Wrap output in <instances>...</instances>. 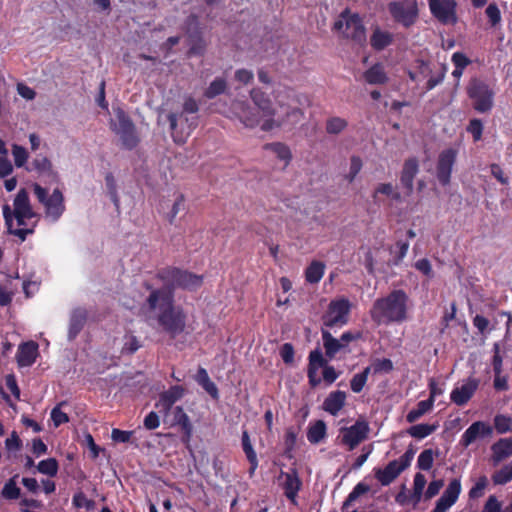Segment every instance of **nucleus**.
<instances>
[{
    "instance_id": "nucleus-1",
    "label": "nucleus",
    "mask_w": 512,
    "mask_h": 512,
    "mask_svg": "<svg viewBox=\"0 0 512 512\" xmlns=\"http://www.w3.org/2000/svg\"><path fill=\"white\" fill-rule=\"evenodd\" d=\"M146 305L150 312L157 313V323L171 338L185 331L187 315L180 305H175L171 292L148 291Z\"/></svg>"
},
{
    "instance_id": "nucleus-2",
    "label": "nucleus",
    "mask_w": 512,
    "mask_h": 512,
    "mask_svg": "<svg viewBox=\"0 0 512 512\" xmlns=\"http://www.w3.org/2000/svg\"><path fill=\"white\" fill-rule=\"evenodd\" d=\"M410 298L403 289H394L384 297L377 298L370 311L377 325L401 324L408 319Z\"/></svg>"
},
{
    "instance_id": "nucleus-3",
    "label": "nucleus",
    "mask_w": 512,
    "mask_h": 512,
    "mask_svg": "<svg viewBox=\"0 0 512 512\" xmlns=\"http://www.w3.org/2000/svg\"><path fill=\"white\" fill-rule=\"evenodd\" d=\"M153 279L162 283V287H156L152 281H146L143 287L147 291L171 292L172 298L175 299L176 289L196 291L203 285L204 277L176 266H166L158 269Z\"/></svg>"
},
{
    "instance_id": "nucleus-4",
    "label": "nucleus",
    "mask_w": 512,
    "mask_h": 512,
    "mask_svg": "<svg viewBox=\"0 0 512 512\" xmlns=\"http://www.w3.org/2000/svg\"><path fill=\"white\" fill-rule=\"evenodd\" d=\"M322 368L323 380L327 385L334 383L340 376L335 368L328 364L321 350L316 348L310 351L308 356L307 377L311 388H316L321 384L322 379L318 376L319 369Z\"/></svg>"
},
{
    "instance_id": "nucleus-5",
    "label": "nucleus",
    "mask_w": 512,
    "mask_h": 512,
    "mask_svg": "<svg viewBox=\"0 0 512 512\" xmlns=\"http://www.w3.org/2000/svg\"><path fill=\"white\" fill-rule=\"evenodd\" d=\"M334 30L343 37L349 38L356 43L362 44L366 41L365 28L358 14L344 10L334 23Z\"/></svg>"
},
{
    "instance_id": "nucleus-6",
    "label": "nucleus",
    "mask_w": 512,
    "mask_h": 512,
    "mask_svg": "<svg viewBox=\"0 0 512 512\" xmlns=\"http://www.w3.org/2000/svg\"><path fill=\"white\" fill-rule=\"evenodd\" d=\"M415 451L409 448L398 460L390 461L384 468H374V476L382 486L390 485L413 460Z\"/></svg>"
},
{
    "instance_id": "nucleus-7",
    "label": "nucleus",
    "mask_w": 512,
    "mask_h": 512,
    "mask_svg": "<svg viewBox=\"0 0 512 512\" xmlns=\"http://www.w3.org/2000/svg\"><path fill=\"white\" fill-rule=\"evenodd\" d=\"M388 11L393 20L408 28L418 18V4L416 0L393 1L388 4Z\"/></svg>"
},
{
    "instance_id": "nucleus-8",
    "label": "nucleus",
    "mask_w": 512,
    "mask_h": 512,
    "mask_svg": "<svg viewBox=\"0 0 512 512\" xmlns=\"http://www.w3.org/2000/svg\"><path fill=\"white\" fill-rule=\"evenodd\" d=\"M369 430L368 422L358 419L353 425L340 428V444L352 451L368 437Z\"/></svg>"
},
{
    "instance_id": "nucleus-9",
    "label": "nucleus",
    "mask_w": 512,
    "mask_h": 512,
    "mask_svg": "<svg viewBox=\"0 0 512 512\" xmlns=\"http://www.w3.org/2000/svg\"><path fill=\"white\" fill-rule=\"evenodd\" d=\"M351 304L347 298L332 300L326 314L323 317L324 324L327 327L342 326L347 324L348 315L350 313Z\"/></svg>"
},
{
    "instance_id": "nucleus-10",
    "label": "nucleus",
    "mask_w": 512,
    "mask_h": 512,
    "mask_svg": "<svg viewBox=\"0 0 512 512\" xmlns=\"http://www.w3.org/2000/svg\"><path fill=\"white\" fill-rule=\"evenodd\" d=\"M457 155L458 150L453 147L444 149L438 155L436 177L442 186H447L451 181V174Z\"/></svg>"
},
{
    "instance_id": "nucleus-11",
    "label": "nucleus",
    "mask_w": 512,
    "mask_h": 512,
    "mask_svg": "<svg viewBox=\"0 0 512 512\" xmlns=\"http://www.w3.org/2000/svg\"><path fill=\"white\" fill-rule=\"evenodd\" d=\"M468 94L473 100L474 108L480 112L488 111L492 107V91L482 81L473 80L468 87Z\"/></svg>"
},
{
    "instance_id": "nucleus-12",
    "label": "nucleus",
    "mask_w": 512,
    "mask_h": 512,
    "mask_svg": "<svg viewBox=\"0 0 512 512\" xmlns=\"http://www.w3.org/2000/svg\"><path fill=\"white\" fill-rule=\"evenodd\" d=\"M432 14L443 24H455V0H428Z\"/></svg>"
},
{
    "instance_id": "nucleus-13",
    "label": "nucleus",
    "mask_w": 512,
    "mask_h": 512,
    "mask_svg": "<svg viewBox=\"0 0 512 512\" xmlns=\"http://www.w3.org/2000/svg\"><path fill=\"white\" fill-rule=\"evenodd\" d=\"M184 393L185 389L183 386H171L168 390L159 394V398L155 403V407L160 413H162L164 416H167L173 408V405L184 396Z\"/></svg>"
},
{
    "instance_id": "nucleus-14",
    "label": "nucleus",
    "mask_w": 512,
    "mask_h": 512,
    "mask_svg": "<svg viewBox=\"0 0 512 512\" xmlns=\"http://www.w3.org/2000/svg\"><path fill=\"white\" fill-rule=\"evenodd\" d=\"M493 433L492 427L483 421H476L472 423L462 434L460 439V444L467 448L473 442L476 441L477 438H485L491 436Z\"/></svg>"
},
{
    "instance_id": "nucleus-15",
    "label": "nucleus",
    "mask_w": 512,
    "mask_h": 512,
    "mask_svg": "<svg viewBox=\"0 0 512 512\" xmlns=\"http://www.w3.org/2000/svg\"><path fill=\"white\" fill-rule=\"evenodd\" d=\"M419 172V161L416 157L405 160L400 174V184L405 190V195L410 196L414 189V179Z\"/></svg>"
},
{
    "instance_id": "nucleus-16",
    "label": "nucleus",
    "mask_w": 512,
    "mask_h": 512,
    "mask_svg": "<svg viewBox=\"0 0 512 512\" xmlns=\"http://www.w3.org/2000/svg\"><path fill=\"white\" fill-rule=\"evenodd\" d=\"M281 477L284 478L281 486L285 497L293 504H296V499L302 487V481L299 478L296 469H291L289 472L281 471Z\"/></svg>"
},
{
    "instance_id": "nucleus-17",
    "label": "nucleus",
    "mask_w": 512,
    "mask_h": 512,
    "mask_svg": "<svg viewBox=\"0 0 512 512\" xmlns=\"http://www.w3.org/2000/svg\"><path fill=\"white\" fill-rule=\"evenodd\" d=\"M478 386V379L469 378L461 387H456L452 390L450 395L451 401L458 406L465 405L472 398Z\"/></svg>"
},
{
    "instance_id": "nucleus-18",
    "label": "nucleus",
    "mask_w": 512,
    "mask_h": 512,
    "mask_svg": "<svg viewBox=\"0 0 512 512\" xmlns=\"http://www.w3.org/2000/svg\"><path fill=\"white\" fill-rule=\"evenodd\" d=\"M38 356V344L34 341L24 342L18 347L16 360L20 367L33 365Z\"/></svg>"
},
{
    "instance_id": "nucleus-19",
    "label": "nucleus",
    "mask_w": 512,
    "mask_h": 512,
    "mask_svg": "<svg viewBox=\"0 0 512 512\" xmlns=\"http://www.w3.org/2000/svg\"><path fill=\"white\" fill-rule=\"evenodd\" d=\"M46 213L58 220L65 210L64 197L60 189L56 188L44 204Z\"/></svg>"
},
{
    "instance_id": "nucleus-20",
    "label": "nucleus",
    "mask_w": 512,
    "mask_h": 512,
    "mask_svg": "<svg viewBox=\"0 0 512 512\" xmlns=\"http://www.w3.org/2000/svg\"><path fill=\"white\" fill-rule=\"evenodd\" d=\"M173 424L178 425L182 431V441L187 443L190 441L193 426L190 419L182 406H176L173 410Z\"/></svg>"
},
{
    "instance_id": "nucleus-21",
    "label": "nucleus",
    "mask_w": 512,
    "mask_h": 512,
    "mask_svg": "<svg viewBox=\"0 0 512 512\" xmlns=\"http://www.w3.org/2000/svg\"><path fill=\"white\" fill-rule=\"evenodd\" d=\"M345 401L346 393L341 390H336L329 393V395L325 398L322 408L332 416H336L344 407Z\"/></svg>"
},
{
    "instance_id": "nucleus-22",
    "label": "nucleus",
    "mask_w": 512,
    "mask_h": 512,
    "mask_svg": "<svg viewBox=\"0 0 512 512\" xmlns=\"http://www.w3.org/2000/svg\"><path fill=\"white\" fill-rule=\"evenodd\" d=\"M2 214L7 228V233L10 235L17 236L21 242L25 241L27 235L34 232L33 228H13V213L9 204H4L2 207Z\"/></svg>"
},
{
    "instance_id": "nucleus-23",
    "label": "nucleus",
    "mask_w": 512,
    "mask_h": 512,
    "mask_svg": "<svg viewBox=\"0 0 512 512\" xmlns=\"http://www.w3.org/2000/svg\"><path fill=\"white\" fill-rule=\"evenodd\" d=\"M87 321V312L83 308H76L73 310L70 321H69V329H68V338L69 340H74L81 330L84 328V325Z\"/></svg>"
},
{
    "instance_id": "nucleus-24",
    "label": "nucleus",
    "mask_w": 512,
    "mask_h": 512,
    "mask_svg": "<svg viewBox=\"0 0 512 512\" xmlns=\"http://www.w3.org/2000/svg\"><path fill=\"white\" fill-rule=\"evenodd\" d=\"M495 463L512 456V438H501L491 446Z\"/></svg>"
},
{
    "instance_id": "nucleus-25",
    "label": "nucleus",
    "mask_w": 512,
    "mask_h": 512,
    "mask_svg": "<svg viewBox=\"0 0 512 512\" xmlns=\"http://www.w3.org/2000/svg\"><path fill=\"white\" fill-rule=\"evenodd\" d=\"M12 213L27 215L28 217L35 216L30 204L29 195L25 189L18 191L14 199V210H12Z\"/></svg>"
},
{
    "instance_id": "nucleus-26",
    "label": "nucleus",
    "mask_w": 512,
    "mask_h": 512,
    "mask_svg": "<svg viewBox=\"0 0 512 512\" xmlns=\"http://www.w3.org/2000/svg\"><path fill=\"white\" fill-rule=\"evenodd\" d=\"M322 340L325 349V355L330 360L333 359L338 352L345 348V344L341 343L340 340L333 337V335L327 330H322Z\"/></svg>"
},
{
    "instance_id": "nucleus-27",
    "label": "nucleus",
    "mask_w": 512,
    "mask_h": 512,
    "mask_svg": "<svg viewBox=\"0 0 512 512\" xmlns=\"http://www.w3.org/2000/svg\"><path fill=\"white\" fill-rule=\"evenodd\" d=\"M196 382L214 399L219 396V391L216 384L211 381L208 372L205 368L200 367L195 375Z\"/></svg>"
},
{
    "instance_id": "nucleus-28",
    "label": "nucleus",
    "mask_w": 512,
    "mask_h": 512,
    "mask_svg": "<svg viewBox=\"0 0 512 512\" xmlns=\"http://www.w3.org/2000/svg\"><path fill=\"white\" fill-rule=\"evenodd\" d=\"M250 95L255 105L261 111H263L267 115H272L274 113L271 99L261 89L256 88L251 90Z\"/></svg>"
},
{
    "instance_id": "nucleus-29",
    "label": "nucleus",
    "mask_w": 512,
    "mask_h": 512,
    "mask_svg": "<svg viewBox=\"0 0 512 512\" xmlns=\"http://www.w3.org/2000/svg\"><path fill=\"white\" fill-rule=\"evenodd\" d=\"M325 272V264L318 260H313L305 269V280L310 284H317L321 281Z\"/></svg>"
},
{
    "instance_id": "nucleus-30",
    "label": "nucleus",
    "mask_w": 512,
    "mask_h": 512,
    "mask_svg": "<svg viewBox=\"0 0 512 512\" xmlns=\"http://www.w3.org/2000/svg\"><path fill=\"white\" fill-rule=\"evenodd\" d=\"M327 434V427L323 420H317L310 425L307 431V439L311 444L320 443Z\"/></svg>"
},
{
    "instance_id": "nucleus-31",
    "label": "nucleus",
    "mask_w": 512,
    "mask_h": 512,
    "mask_svg": "<svg viewBox=\"0 0 512 512\" xmlns=\"http://www.w3.org/2000/svg\"><path fill=\"white\" fill-rule=\"evenodd\" d=\"M265 150H271L274 152L278 159L285 162V167L289 165L292 160V153L289 147L280 142L267 143L263 147Z\"/></svg>"
},
{
    "instance_id": "nucleus-32",
    "label": "nucleus",
    "mask_w": 512,
    "mask_h": 512,
    "mask_svg": "<svg viewBox=\"0 0 512 512\" xmlns=\"http://www.w3.org/2000/svg\"><path fill=\"white\" fill-rule=\"evenodd\" d=\"M119 138V142L122 148L131 150L135 148L140 138L137 134V130H116Z\"/></svg>"
},
{
    "instance_id": "nucleus-33",
    "label": "nucleus",
    "mask_w": 512,
    "mask_h": 512,
    "mask_svg": "<svg viewBox=\"0 0 512 512\" xmlns=\"http://www.w3.org/2000/svg\"><path fill=\"white\" fill-rule=\"evenodd\" d=\"M371 45L376 50H382L392 43V34L376 28L370 38Z\"/></svg>"
},
{
    "instance_id": "nucleus-34",
    "label": "nucleus",
    "mask_w": 512,
    "mask_h": 512,
    "mask_svg": "<svg viewBox=\"0 0 512 512\" xmlns=\"http://www.w3.org/2000/svg\"><path fill=\"white\" fill-rule=\"evenodd\" d=\"M364 78L369 84H384L387 82V76L382 65L375 64L364 73Z\"/></svg>"
},
{
    "instance_id": "nucleus-35",
    "label": "nucleus",
    "mask_w": 512,
    "mask_h": 512,
    "mask_svg": "<svg viewBox=\"0 0 512 512\" xmlns=\"http://www.w3.org/2000/svg\"><path fill=\"white\" fill-rule=\"evenodd\" d=\"M438 428L437 424H416L407 429V433L416 439H424Z\"/></svg>"
},
{
    "instance_id": "nucleus-36",
    "label": "nucleus",
    "mask_w": 512,
    "mask_h": 512,
    "mask_svg": "<svg viewBox=\"0 0 512 512\" xmlns=\"http://www.w3.org/2000/svg\"><path fill=\"white\" fill-rule=\"evenodd\" d=\"M369 491H370L369 485H367L363 482H359L358 484H356L355 487L352 489V491L348 494V496L344 500L341 510L348 511L349 507L352 505V503L354 501H356V499L358 497H360L363 494L368 493Z\"/></svg>"
},
{
    "instance_id": "nucleus-37",
    "label": "nucleus",
    "mask_w": 512,
    "mask_h": 512,
    "mask_svg": "<svg viewBox=\"0 0 512 512\" xmlns=\"http://www.w3.org/2000/svg\"><path fill=\"white\" fill-rule=\"evenodd\" d=\"M433 407L431 400H422L417 403V406L415 409H412L408 412L406 415V420L409 423L416 422L420 417H422L424 414L429 412Z\"/></svg>"
},
{
    "instance_id": "nucleus-38",
    "label": "nucleus",
    "mask_w": 512,
    "mask_h": 512,
    "mask_svg": "<svg viewBox=\"0 0 512 512\" xmlns=\"http://www.w3.org/2000/svg\"><path fill=\"white\" fill-rule=\"evenodd\" d=\"M189 41V55H203L206 49V42L199 33H190Z\"/></svg>"
},
{
    "instance_id": "nucleus-39",
    "label": "nucleus",
    "mask_w": 512,
    "mask_h": 512,
    "mask_svg": "<svg viewBox=\"0 0 512 512\" xmlns=\"http://www.w3.org/2000/svg\"><path fill=\"white\" fill-rule=\"evenodd\" d=\"M18 476L15 475L11 477L3 486L1 491V496L7 500H16L21 495V489L16 484V478Z\"/></svg>"
},
{
    "instance_id": "nucleus-40",
    "label": "nucleus",
    "mask_w": 512,
    "mask_h": 512,
    "mask_svg": "<svg viewBox=\"0 0 512 512\" xmlns=\"http://www.w3.org/2000/svg\"><path fill=\"white\" fill-rule=\"evenodd\" d=\"M370 372L371 367L367 366L362 372L353 375L352 379L350 380V388L354 393H360L363 390L367 383Z\"/></svg>"
},
{
    "instance_id": "nucleus-41",
    "label": "nucleus",
    "mask_w": 512,
    "mask_h": 512,
    "mask_svg": "<svg viewBox=\"0 0 512 512\" xmlns=\"http://www.w3.org/2000/svg\"><path fill=\"white\" fill-rule=\"evenodd\" d=\"M227 89V82L224 78H216L214 81L210 83L208 88L205 90L204 95L212 99L222 93H224Z\"/></svg>"
},
{
    "instance_id": "nucleus-42",
    "label": "nucleus",
    "mask_w": 512,
    "mask_h": 512,
    "mask_svg": "<svg viewBox=\"0 0 512 512\" xmlns=\"http://www.w3.org/2000/svg\"><path fill=\"white\" fill-rule=\"evenodd\" d=\"M512 479V461L494 472L492 480L495 485H504Z\"/></svg>"
},
{
    "instance_id": "nucleus-43",
    "label": "nucleus",
    "mask_w": 512,
    "mask_h": 512,
    "mask_svg": "<svg viewBox=\"0 0 512 512\" xmlns=\"http://www.w3.org/2000/svg\"><path fill=\"white\" fill-rule=\"evenodd\" d=\"M37 469L40 473L44 475L54 477L58 473L59 464L55 458H48L45 460H41L37 465Z\"/></svg>"
},
{
    "instance_id": "nucleus-44",
    "label": "nucleus",
    "mask_w": 512,
    "mask_h": 512,
    "mask_svg": "<svg viewBox=\"0 0 512 512\" xmlns=\"http://www.w3.org/2000/svg\"><path fill=\"white\" fill-rule=\"evenodd\" d=\"M111 122L115 128H130L132 126L130 118L121 108L113 109Z\"/></svg>"
},
{
    "instance_id": "nucleus-45",
    "label": "nucleus",
    "mask_w": 512,
    "mask_h": 512,
    "mask_svg": "<svg viewBox=\"0 0 512 512\" xmlns=\"http://www.w3.org/2000/svg\"><path fill=\"white\" fill-rule=\"evenodd\" d=\"M434 451L432 449L423 450L417 459V467L420 470L428 471L432 468L434 462Z\"/></svg>"
},
{
    "instance_id": "nucleus-46",
    "label": "nucleus",
    "mask_w": 512,
    "mask_h": 512,
    "mask_svg": "<svg viewBox=\"0 0 512 512\" xmlns=\"http://www.w3.org/2000/svg\"><path fill=\"white\" fill-rule=\"evenodd\" d=\"M494 427L499 434L512 432V418L507 415L498 414L494 418Z\"/></svg>"
},
{
    "instance_id": "nucleus-47",
    "label": "nucleus",
    "mask_w": 512,
    "mask_h": 512,
    "mask_svg": "<svg viewBox=\"0 0 512 512\" xmlns=\"http://www.w3.org/2000/svg\"><path fill=\"white\" fill-rule=\"evenodd\" d=\"M461 492V483L459 479H453L448 484L447 488L441 496L455 503Z\"/></svg>"
},
{
    "instance_id": "nucleus-48",
    "label": "nucleus",
    "mask_w": 512,
    "mask_h": 512,
    "mask_svg": "<svg viewBox=\"0 0 512 512\" xmlns=\"http://www.w3.org/2000/svg\"><path fill=\"white\" fill-rule=\"evenodd\" d=\"M72 504L77 509L85 508L86 510H92L95 506V502L91 499H88L82 491H79L73 495Z\"/></svg>"
},
{
    "instance_id": "nucleus-49",
    "label": "nucleus",
    "mask_w": 512,
    "mask_h": 512,
    "mask_svg": "<svg viewBox=\"0 0 512 512\" xmlns=\"http://www.w3.org/2000/svg\"><path fill=\"white\" fill-rule=\"evenodd\" d=\"M374 374L390 373L393 369V362L389 358L376 359L370 366Z\"/></svg>"
},
{
    "instance_id": "nucleus-50",
    "label": "nucleus",
    "mask_w": 512,
    "mask_h": 512,
    "mask_svg": "<svg viewBox=\"0 0 512 512\" xmlns=\"http://www.w3.org/2000/svg\"><path fill=\"white\" fill-rule=\"evenodd\" d=\"M141 347L140 341L134 335H126L125 343L122 348L123 354H134Z\"/></svg>"
},
{
    "instance_id": "nucleus-51",
    "label": "nucleus",
    "mask_w": 512,
    "mask_h": 512,
    "mask_svg": "<svg viewBox=\"0 0 512 512\" xmlns=\"http://www.w3.org/2000/svg\"><path fill=\"white\" fill-rule=\"evenodd\" d=\"M426 485V478L421 473H416L414 476V483H413V496L416 498V501H419L424 487Z\"/></svg>"
},
{
    "instance_id": "nucleus-52",
    "label": "nucleus",
    "mask_w": 512,
    "mask_h": 512,
    "mask_svg": "<svg viewBox=\"0 0 512 512\" xmlns=\"http://www.w3.org/2000/svg\"><path fill=\"white\" fill-rule=\"evenodd\" d=\"M396 248H397V252L395 253V255L393 257V264L399 265L408 252L409 243L407 241L399 240L396 242Z\"/></svg>"
},
{
    "instance_id": "nucleus-53",
    "label": "nucleus",
    "mask_w": 512,
    "mask_h": 512,
    "mask_svg": "<svg viewBox=\"0 0 512 512\" xmlns=\"http://www.w3.org/2000/svg\"><path fill=\"white\" fill-rule=\"evenodd\" d=\"M13 157H14V163L17 167H22L28 158V153L25 148L22 146L14 145L13 146Z\"/></svg>"
},
{
    "instance_id": "nucleus-54",
    "label": "nucleus",
    "mask_w": 512,
    "mask_h": 512,
    "mask_svg": "<svg viewBox=\"0 0 512 512\" xmlns=\"http://www.w3.org/2000/svg\"><path fill=\"white\" fill-rule=\"evenodd\" d=\"M295 350L291 343H284L280 348V356L285 364L294 362Z\"/></svg>"
},
{
    "instance_id": "nucleus-55",
    "label": "nucleus",
    "mask_w": 512,
    "mask_h": 512,
    "mask_svg": "<svg viewBox=\"0 0 512 512\" xmlns=\"http://www.w3.org/2000/svg\"><path fill=\"white\" fill-rule=\"evenodd\" d=\"M362 168V160L358 156H352L351 157V163H350V171L347 174L346 178L351 183L354 181L357 174L360 172Z\"/></svg>"
},
{
    "instance_id": "nucleus-56",
    "label": "nucleus",
    "mask_w": 512,
    "mask_h": 512,
    "mask_svg": "<svg viewBox=\"0 0 512 512\" xmlns=\"http://www.w3.org/2000/svg\"><path fill=\"white\" fill-rule=\"evenodd\" d=\"M487 482H488V480H487L486 476H484V475L480 476L478 478L477 482L475 483V485L469 491V496L471 498H477V497L482 496L483 491L487 486Z\"/></svg>"
},
{
    "instance_id": "nucleus-57",
    "label": "nucleus",
    "mask_w": 512,
    "mask_h": 512,
    "mask_svg": "<svg viewBox=\"0 0 512 512\" xmlns=\"http://www.w3.org/2000/svg\"><path fill=\"white\" fill-rule=\"evenodd\" d=\"M493 359H492V366H493V372L494 374H501L502 373V366H503V359L500 354V346L498 343H495L493 346Z\"/></svg>"
},
{
    "instance_id": "nucleus-58",
    "label": "nucleus",
    "mask_w": 512,
    "mask_h": 512,
    "mask_svg": "<svg viewBox=\"0 0 512 512\" xmlns=\"http://www.w3.org/2000/svg\"><path fill=\"white\" fill-rule=\"evenodd\" d=\"M51 419L56 427L69 422L68 415L63 412L59 406H56L52 409Z\"/></svg>"
},
{
    "instance_id": "nucleus-59",
    "label": "nucleus",
    "mask_w": 512,
    "mask_h": 512,
    "mask_svg": "<svg viewBox=\"0 0 512 512\" xmlns=\"http://www.w3.org/2000/svg\"><path fill=\"white\" fill-rule=\"evenodd\" d=\"M132 434V431H124L118 428H114L111 432V438L114 442L117 443H127L130 441Z\"/></svg>"
},
{
    "instance_id": "nucleus-60",
    "label": "nucleus",
    "mask_w": 512,
    "mask_h": 512,
    "mask_svg": "<svg viewBox=\"0 0 512 512\" xmlns=\"http://www.w3.org/2000/svg\"><path fill=\"white\" fill-rule=\"evenodd\" d=\"M185 196L180 193L175 199L169 215V222L172 224L177 214L184 208Z\"/></svg>"
},
{
    "instance_id": "nucleus-61",
    "label": "nucleus",
    "mask_w": 512,
    "mask_h": 512,
    "mask_svg": "<svg viewBox=\"0 0 512 512\" xmlns=\"http://www.w3.org/2000/svg\"><path fill=\"white\" fill-rule=\"evenodd\" d=\"M394 187L391 183H381L376 188L372 195L375 203H378V194H383L390 197L393 194Z\"/></svg>"
},
{
    "instance_id": "nucleus-62",
    "label": "nucleus",
    "mask_w": 512,
    "mask_h": 512,
    "mask_svg": "<svg viewBox=\"0 0 512 512\" xmlns=\"http://www.w3.org/2000/svg\"><path fill=\"white\" fill-rule=\"evenodd\" d=\"M482 512H502V504L496 496L491 495L487 499Z\"/></svg>"
},
{
    "instance_id": "nucleus-63",
    "label": "nucleus",
    "mask_w": 512,
    "mask_h": 512,
    "mask_svg": "<svg viewBox=\"0 0 512 512\" xmlns=\"http://www.w3.org/2000/svg\"><path fill=\"white\" fill-rule=\"evenodd\" d=\"M160 426V419L156 412H149L144 418V427L148 430H154Z\"/></svg>"
},
{
    "instance_id": "nucleus-64",
    "label": "nucleus",
    "mask_w": 512,
    "mask_h": 512,
    "mask_svg": "<svg viewBox=\"0 0 512 512\" xmlns=\"http://www.w3.org/2000/svg\"><path fill=\"white\" fill-rule=\"evenodd\" d=\"M6 448L10 451H17L22 447V441L15 431L5 440Z\"/></svg>"
}]
</instances>
